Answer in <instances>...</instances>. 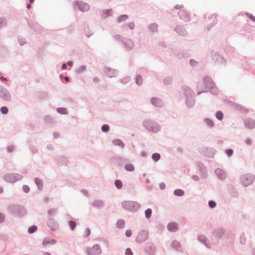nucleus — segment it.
Masks as SVG:
<instances>
[{
  "label": "nucleus",
  "mask_w": 255,
  "mask_h": 255,
  "mask_svg": "<svg viewBox=\"0 0 255 255\" xmlns=\"http://www.w3.org/2000/svg\"><path fill=\"white\" fill-rule=\"evenodd\" d=\"M122 206L127 210L131 211H135L139 208V205L136 202L124 201L122 203Z\"/></svg>",
  "instance_id": "nucleus-1"
},
{
  "label": "nucleus",
  "mask_w": 255,
  "mask_h": 255,
  "mask_svg": "<svg viewBox=\"0 0 255 255\" xmlns=\"http://www.w3.org/2000/svg\"><path fill=\"white\" fill-rule=\"evenodd\" d=\"M101 253V249L99 245H95L92 248H90L88 254L89 255H98Z\"/></svg>",
  "instance_id": "nucleus-2"
},
{
  "label": "nucleus",
  "mask_w": 255,
  "mask_h": 255,
  "mask_svg": "<svg viewBox=\"0 0 255 255\" xmlns=\"http://www.w3.org/2000/svg\"><path fill=\"white\" fill-rule=\"evenodd\" d=\"M253 181V177L250 175H244L242 177V182L243 184L247 186L251 184Z\"/></svg>",
  "instance_id": "nucleus-3"
},
{
  "label": "nucleus",
  "mask_w": 255,
  "mask_h": 255,
  "mask_svg": "<svg viewBox=\"0 0 255 255\" xmlns=\"http://www.w3.org/2000/svg\"><path fill=\"white\" fill-rule=\"evenodd\" d=\"M21 178L20 175L15 174H8L5 176V179L7 181L9 182H15Z\"/></svg>",
  "instance_id": "nucleus-4"
},
{
  "label": "nucleus",
  "mask_w": 255,
  "mask_h": 255,
  "mask_svg": "<svg viewBox=\"0 0 255 255\" xmlns=\"http://www.w3.org/2000/svg\"><path fill=\"white\" fill-rule=\"evenodd\" d=\"M76 4L79 7V9L82 11H88L90 7L88 3L84 2L77 1L76 2Z\"/></svg>",
  "instance_id": "nucleus-5"
},
{
  "label": "nucleus",
  "mask_w": 255,
  "mask_h": 255,
  "mask_svg": "<svg viewBox=\"0 0 255 255\" xmlns=\"http://www.w3.org/2000/svg\"><path fill=\"white\" fill-rule=\"evenodd\" d=\"M245 124L246 127L250 128H253L255 127V121L252 119H246Z\"/></svg>",
  "instance_id": "nucleus-6"
},
{
  "label": "nucleus",
  "mask_w": 255,
  "mask_h": 255,
  "mask_svg": "<svg viewBox=\"0 0 255 255\" xmlns=\"http://www.w3.org/2000/svg\"><path fill=\"white\" fill-rule=\"evenodd\" d=\"M177 228V225L175 223H170L167 225L168 230L171 232H175Z\"/></svg>",
  "instance_id": "nucleus-7"
},
{
  "label": "nucleus",
  "mask_w": 255,
  "mask_h": 255,
  "mask_svg": "<svg viewBox=\"0 0 255 255\" xmlns=\"http://www.w3.org/2000/svg\"><path fill=\"white\" fill-rule=\"evenodd\" d=\"M48 225L52 230L55 231L58 229L57 225L52 220H49L48 221Z\"/></svg>",
  "instance_id": "nucleus-8"
},
{
  "label": "nucleus",
  "mask_w": 255,
  "mask_h": 255,
  "mask_svg": "<svg viewBox=\"0 0 255 255\" xmlns=\"http://www.w3.org/2000/svg\"><path fill=\"white\" fill-rule=\"evenodd\" d=\"M216 173L218 176L221 179H224L226 176V173L221 169H217L216 170Z\"/></svg>",
  "instance_id": "nucleus-9"
},
{
  "label": "nucleus",
  "mask_w": 255,
  "mask_h": 255,
  "mask_svg": "<svg viewBox=\"0 0 255 255\" xmlns=\"http://www.w3.org/2000/svg\"><path fill=\"white\" fill-rule=\"evenodd\" d=\"M152 103L156 107H160L162 105V103L160 100L157 98H153L151 99Z\"/></svg>",
  "instance_id": "nucleus-10"
},
{
  "label": "nucleus",
  "mask_w": 255,
  "mask_h": 255,
  "mask_svg": "<svg viewBox=\"0 0 255 255\" xmlns=\"http://www.w3.org/2000/svg\"><path fill=\"white\" fill-rule=\"evenodd\" d=\"M56 243V241L53 239H51L49 238L45 239L43 242V245H47L48 244H55Z\"/></svg>",
  "instance_id": "nucleus-11"
},
{
  "label": "nucleus",
  "mask_w": 255,
  "mask_h": 255,
  "mask_svg": "<svg viewBox=\"0 0 255 255\" xmlns=\"http://www.w3.org/2000/svg\"><path fill=\"white\" fill-rule=\"evenodd\" d=\"M125 168L128 171H132L134 170V167L132 164L128 163L126 165Z\"/></svg>",
  "instance_id": "nucleus-12"
},
{
  "label": "nucleus",
  "mask_w": 255,
  "mask_h": 255,
  "mask_svg": "<svg viewBox=\"0 0 255 255\" xmlns=\"http://www.w3.org/2000/svg\"><path fill=\"white\" fill-rule=\"evenodd\" d=\"M0 96L2 97L6 101H8L10 100V96L9 95V94L6 91H4V94L3 95H2L1 93H0Z\"/></svg>",
  "instance_id": "nucleus-13"
},
{
  "label": "nucleus",
  "mask_w": 255,
  "mask_h": 255,
  "mask_svg": "<svg viewBox=\"0 0 255 255\" xmlns=\"http://www.w3.org/2000/svg\"><path fill=\"white\" fill-rule=\"evenodd\" d=\"M113 143L114 144L116 145H120L122 146H124L123 143L122 141V140L118 139H114L113 141Z\"/></svg>",
  "instance_id": "nucleus-14"
},
{
  "label": "nucleus",
  "mask_w": 255,
  "mask_h": 255,
  "mask_svg": "<svg viewBox=\"0 0 255 255\" xmlns=\"http://www.w3.org/2000/svg\"><path fill=\"white\" fill-rule=\"evenodd\" d=\"M184 191L181 189H176L174 191V193L176 196H181L184 194Z\"/></svg>",
  "instance_id": "nucleus-15"
},
{
  "label": "nucleus",
  "mask_w": 255,
  "mask_h": 255,
  "mask_svg": "<svg viewBox=\"0 0 255 255\" xmlns=\"http://www.w3.org/2000/svg\"><path fill=\"white\" fill-rule=\"evenodd\" d=\"M160 154L157 153H155L152 155V158L155 161H157L160 159Z\"/></svg>",
  "instance_id": "nucleus-16"
},
{
  "label": "nucleus",
  "mask_w": 255,
  "mask_h": 255,
  "mask_svg": "<svg viewBox=\"0 0 255 255\" xmlns=\"http://www.w3.org/2000/svg\"><path fill=\"white\" fill-rule=\"evenodd\" d=\"M115 186L118 188L121 189L122 187L123 184L121 180H117L115 182Z\"/></svg>",
  "instance_id": "nucleus-17"
},
{
  "label": "nucleus",
  "mask_w": 255,
  "mask_h": 255,
  "mask_svg": "<svg viewBox=\"0 0 255 255\" xmlns=\"http://www.w3.org/2000/svg\"><path fill=\"white\" fill-rule=\"evenodd\" d=\"M216 117L219 120H221L223 118V114L221 111H218L216 114Z\"/></svg>",
  "instance_id": "nucleus-18"
},
{
  "label": "nucleus",
  "mask_w": 255,
  "mask_h": 255,
  "mask_svg": "<svg viewBox=\"0 0 255 255\" xmlns=\"http://www.w3.org/2000/svg\"><path fill=\"white\" fill-rule=\"evenodd\" d=\"M152 211L150 209H147L145 211V215L147 218H149L151 215Z\"/></svg>",
  "instance_id": "nucleus-19"
},
{
  "label": "nucleus",
  "mask_w": 255,
  "mask_h": 255,
  "mask_svg": "<svg viewBox=\"0 0 255 255\" xmlns=\"http://www.w3.org/2000/svg\"><path fill=\"white\" fill-rule=\"evenodd\" d=\"M36 230H37L36 226H32L29 228L28 232L30 234H32V233H34V232H35L36 231Z\"/></svg>",
  "instance_id": "nucleus-20"
},
{
  "label": "nucleus",
  "mask_w": 255,
  "mask_h": 255,
  "mask_svg": "<svg viewBox=\"0 0 255 255\" xmlns=\"http://www.w3.org/2000/svg\"><path fill=\"white\" fill-rule=\"evenodd\" d=\"M57 111L58 113H60L62 114H67V110L65 108H58L57 109Z\"/></svg>",
  "instance_id": "nucleus-21"
},
{
  "label": "nucleus",
  "mask_w": 255,
  "mask_h": 255,
  "mask_svg": "<svg viewBox=\"0 0 255 255\" xmlns=\"http://www.w3.org/2000/svg\"><path fill=\"white\" fill-rule=\"evenodd\" d=\"M117 227L119 228H123L125 225V222L123 221H119L117 224Z\"/></svg>",
  "instance_id": "nucleus-22"
},
{
  "label": "nucleus",
  "mask_w": 255,
  "mask_h": 255,
  "mask_svg": "<svg viewBox=\"0 0 255 255\" xmlns=\"http://www.w3.org/2000/svg\"><path fill=\"white\" fill-rule=\"evenodd\" d=\"M128 18V16L127 15H123L119 17L118 21L119 22L125 20Z\"/></svg>",
  "instance_id": "nucleus-23"
},
{
  "label": "nucleus",
  "mask_w": 255,
  "mask_h": 255,
  "mask_svg": "<svg viewBox=\"0 0 255 255\" xmlns=\"http://www.w3.org/2000/svg\"><path fill=\"white\" fill-rule=\"evenodd\" d=\"M8 109L6 107H2L0 109V112L3 114H6L8 113Z\"/></svg>",
  "instance_id": "nucleus-24"
},
{
  "label": "nucleus",
  "mask_w": 255,
  "mask_h": 255,
  "mask_svg": "<svg viewBox=\"0 0 255 255\" xmlns=\"http://www.w3.org/2000/svg\"><path fill=\"white\" fill-rule=\"evenodd\" d=\"M35 182L37 184L38 188L40 189L42 188V182L39 179H35Z\"/></svg>",
  "instance_id": "nucleus-25"
},
{
  "label": "nucleus",
  "mask_w": 255,
  "mask_h": 255,
  "mask_svg": "<svg viewBox=\"0 0 255 255\" xmlns=\"http://www.w3.org/2000/svg\"><path fill=\"white\" fill-rule=\"evenodd\" d=\"M102 130L104 132H107L109 130V127L107 125H104L102 127Z\"/></svg>",
  "instance_id": "nucleus-26"
},
{
  "label": "nucleus",
  "mask_w": 255,
  "mask_h": 255,
  "mask_svg": "<svg viewBox=\"0 0 255 255\" xmlns=\"http://www.w3.org/2000/svg\"><path fill=\"white\" fill-rule=\"evenodd\" d=\"M142 78L140 76H137L136 78V83L137 85H140L142 83Z\"/></svg>",
  "instance_id": "nucleus-27"
},
{
  "label": "nucleus",
  "mask_w": 255,
  "mask_h": 255,
  "mask_svg": "<svg viewBox=\"0 0 255 255\" xmlns=\"http://www.w3.org/2000/svg\"><path fill=\"white\" fill-rule=\"evenodd\" d=\"M69 226H70V227L71 229L72 230H74V228H75V227H76V223H75V222H74V221H70V222H69Z\"/></svg>",
  "instance_id": "nucleus-28"
},
{
  "label": "nucleus",
  "mask_w": 255,
  "mask_h": 255,
  "mask_svg": "<svg viewBox=\"0 0 255 255\" xmlns=\"http://www.w3.org/2000/svg\"><path fill=\"white\" fill-rule=\"evenodd\" d=\"M216 205V204L215 202H214L213 201H210L209 202V206L210 208H213L215 207Z\"/></svg>",
  "instance_id": "nucleus-29"
},
{
  "label": "nucleus",
  "mask_w": 255,
  "mask_h": 255,
  "mask_svg": "<svg viewBox=\"0 0 255 255\" xmlns=\"http://www.w3.org/2000/svg\"><path fill=\"white\" fill-rule=\"evenodd\" d=\"M206 123L210 127H212L214 125V123L213 122V121H212L211 120H210L209 119L206 120Z\"/></svg>",
  "instance_id": "nucleus-30"
},
{
  "label": "nucleus",
  "mask_w": 255,
  "mask_h": 255,
  "mask_svg": "<svg viewBox=\"0 0 255 255\" xmlns=\"http://www.w3.org/2000/svg\"><path fill=\"white\" fill-rule=\"evenodd\" d=\"M172 246L174 247V248H175V247H179L180 246V244L177 241H173L172 243Z\"/></svg>",
  "instance_id": "nucleus-31"
},
{
  "label": "nucleus",
  "mask_w": 255,
  "mask_h": 255,
  "mask_svg": "<svg viewBox=\"0 0 255 255\" xmlns=\"http://www.w3.org/2000/svg\"><path fill=\"white\" fill-rule=\"evenodd\" d=\"M23 190L25 193H28L30 190L29 187L27 185L23 186Z\"/></svg>",
  "instance_id": "nucleus-32"
},
{
  "label": "nucleus",
  "mask_w": 255,
  "mask_h": 255,
  "mask_svg": "<svg viewBox=\"0 0 255 255\" xmlns=\"http://www.w3.org/2000/svg\"><path fill=\"white\" fill-rule=\"evenodd\" d=\"M126 255H133L132 252L131 250L129 248L127 249L126 251Z\"/></svg>",
  "instance_id": "nucleus-33"
},
{
  "label": "nucleus",
  "mask_w": 255,
  "mask_h": 255,
  "mask_svg": "<svg viewBox=\"0 0 255 255\" xmlns=\"http://www.w3.org/2000/svg\"><path fill=\"white\" fill-rule=\"evenodd\" d=\"M131 234H132V232L131 230H128L127 231H126V235L127 236V237H129L131 236Z\"/></svg>",
  "instance_id": "nucleus-34"
},
{
  "label": "nucleus",
  "mask_w": 255,
  "mask_h": 255,
  "mask_svg": "<svg viewBox=\"0 0 255 255\" xmlns=\"http://www.w3.org/2000/svg\"><path fill=\"white\" fill-rule=\"evenodd\" d=\"M233 151L232 149H228L226 151V153L229 156H231L233 154Z\"/></svg>",
  "instance_id": "nucleus-35"
},
{
  "label": "nucleus",
  "mask_w": 255,
  "mask_h": 255,
  "mask_svg": "<svg viewBox=\"0 0 255 255\" xmlns=\"http://www.w3.org/2000/svg\"><path fill=\"white\" fill-rule=\"evenodd\" d=\"M4 218V216L2 213H0V223L3 221Z\"/></svg>",
  "instance_id": "nucleus-36"
},
{
  "label": "nucleus",
  "mask_w": 255,
  "mask_h": 255,
  "mask_svg": "<svg viewBox=\"0 0 255 255\" xmlns=\"http://www.w3.org/2000/svg\"><path fill=\"white\" fill-rule=\"evenodd\" d=\"M245 142L248 145H250L252 143V140L249 138L246 139Z\"/></svg>",
  "instance_id": "nucleus-37"
},
{
  "label": "nucleus",
  "mask_w": 255,
  "mask_h": 255,
  "mask_svg": "<svg viewBox=\"0 0 255 255\" xmlns=\"http://www.w3.org/2000/svg\"><path fill=\"white\" fill-rule=\"evenodd\" d=\"M95 203L98 206H101L102 204V203L101 201H96Z\"/></svg>",
  "instance_id": "nucleus-38"
},
{
  "label": "nucleus",
  "mask_w": 255,
  "mask_h": 255,
  "mask_svg": "<svg viewBox=\"0 0 255 255\" xmlns=\"http://www.w3.org/2000/svg\"><path fill=\"white\" fill-rule=\"evenodd\" d=\"M93 81L95 83H98L99 81V79L97 77H95L93 79Z\"/></svg>",
  "instance_id": "nucleus-39"
},
{
  "label": "nucleus",
  "mask_w": 255,
  "mask_h": 255,
  "mask_svg": "<svg viewBox=\"0 0 255 255\" xmlns=\"http://www.w3.org/2000/svg\"><path fill=\"white\" fill-rule=\"evenodd\" d=\"M129 26L131 29H132L134 27V24L133 23H131L129 24Z\"/></svg>",
  "instance_id": "nucleus-40"
},
{
  "label": "nucleus",
  "mask_w": 255,
  "mask_h": 255,
  "mask_svg": "<svg viewBox=\"0 0 255 255\" xmlns=\"http://www.w3.org/2000/svg\"><path fill=\"white\" fill-rule=\"evenodd\" d=\"M62 68L63 69H65L66 68V64L64 63L62 64Z\"/></svg>",
  "instance_id": "nucleus-41"
},
{
  "label": "nucleus",
  "mask_w": 255,
  "mask_h": 255,
  "mask_svg": "<svg viewBox=\"0 0 255 255\" xmlns=\"http://www.w3.org/2000/svg\"><path fill=\"white\" fill-rule=\"evenodd\" d=\"M0 79L1 80H3V81H6V79L5 78L3 77H0Z\"/></svg>",
  "instance_id": "nucleus-42"
},
{
  "label": "nucleus",
  "mask_w": 255,
  "mask_h": 255,
  "mask_svg": "<svg viewBox=\"0 0 255 255\" xmlns=\"http://www.w3.org/2000/svg\"><path fill=\"white\" fill-rule=\"evenodd\" d=\"M64 79H65V81H67V82H68V81H69V78H68V77H65L64 78Z\"/></svg>",
  "instance_id": "nucleus-43"
},
{
  "label": "nucleus",
  "mask_w": 255,
  "mask_h": 255,
  "mask_svg": "<svg viewBox=\"0 0 255 255\" xmlns=\"http://www.w3.org/2000/svg\"><path fill=\"white\" fill-rule=\"evenodd\" d=\"M67 64L69 66H72V63L71 62H68L67 63Z\"/></svg>",
  "instance_id": "nucleus-44"
},
{
  "label": "nucleus",
  "mask_w": 255,
  "mask_h": 255,
  "mask_svg": "<svg viewBox=\"0 0 255 255\" xmlns=\"http://www.w3.org/2000/svg\"><path fill=\"white\" fill-rule=\"evenodd\" d=\"M251 18L253 20L255 21V17L254 16H251Z\"/></svg>",
  "instance_id": "nucleus-45"
},
{
  "label": "nucleus",
  "mask_w": 255,
  "mask_h": 255,
  "mask_svg": "<svg viewBox=\"0 0 255 255\" xmlns=\"http://www.w3.org/2000/svg\"><path fill=\"white\" fill-rule=\"evenodd\" d=\"M3 192V189L2 187H0V193H1Z\"/></svg>",
  "instance_id": "nucleus-46"
},
{
  "label": "nucleus",
  "mask_w": 255,
  "mask_h": 255,
  "mask_svg": "<svg viewBox=\"0 0 255 255\" xmlns=\"http://www.w3.org/2000/svg\"><path fill=\"white\" fill-rule=\"evenodd\" d=\"M86 231L87 233L88 234V235H89V233H90V230H89V229H87Z\"/></svg>",
  "instance_id": "nucleus-47"
},
{
  "label": "nucleus",
  "mask_w": 255,
  "mask_h": 255,
  "mask_svg": "<svg viewBox=\"0 0 255 255\" xmlns=\"http://www.w3.org/2000/svg\"><path fill=\"white\" fill-rule=\"evenodd\" d=\"M31 7V5L30 4H28L27 5V8H30Z\"/></svg>",
  "instance_id": "nucleus-48"
},
{
  "label": "nucleus",
  "mask_w": 255,
  "mask_h": 255,
  "mask_svg": "<svg viewBox=\"0 0 255 255\" xmlns=\"http://www.w3.org/2000/svg\"><path fill=\"white\" fill-rule=\"evenodd\" d=\"M44 255H51L50 253H45Z\"/></svg>",
  "instance_id": "nucleus-49"
},
{
  "label": "nucleus",
  "mask_w": 255,
  "mask_h": 255,
  "mask_svg": "<svg viewBox=\"0 0 255 255\" xmlns=\"http://www.w3.org/2000/svg\"><path fill=\"white\" fill-rule=\"evenodd\" d=\"M34 0H29V2H30V3H33L34 2Z\"/></svg>",
  "instance_id": "nucleus-50"
},
{
  "label": "nucleus",
  "mask_w": 255,
  "mask_h": 255,
  "mask_svg": "<svg viewBox=\"0 0 255 255\" xmlns=\"http://www.w3.org/2000/svg\"><path fill=\"white\" fill-rule=\"evenodd\" d=\"M152 26L156 29L157 28V26L156 25H153Z\"/></svg>",
  "instance_id": "nucleus-51"
}]
</instances>
